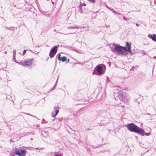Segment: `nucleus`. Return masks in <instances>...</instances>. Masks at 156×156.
Returning <instances> with one entry per match:
<instances>
[{"mask_svg": "<svg viewBox=\"0 0 156 156\" xmlns=\"http://www.w3.org/2000/svg\"><path fill=\"white\" fill-rule=\"evenodd\" d=\"M17 63H18L19 64H20H20H21V63H22V62H19V63H18V62H17Z\"/></svg>", "mask_w": 156, "mask_h": 156, "instance_id": "a878e982", "label": "nucleus"}, {"mask_svg": "<svg viewBox=\"0 0 156 156\" xmlns=\"http://www.w3.org/2000/svg\"><path fill=\"white\" fill-rule=\"evenodd\" d=\"M126 49L128 51H128H129V52H131V44H129L128 42H126Z\"/></svg>", "mask_w": 156, "mask_h": 156, "instance_id": "9d476101", "label": "nucleus"}, {"mask_svg": "<svg viewBox=\"0 0 156 156\" xmlns=\"http://www.w3.org/2000/svg\"><path fill=\"white\" fill-rule=\"evenodd\" d=\"M120 14V15H121V14H120V13H119V14Z\"/></svg>", "mask_w": 156, "mask_h": 156, "instance_id": "72a5a7b5", "label": "nucleus"}, {"mask_svg": "<svg viewBox=\"0 0 156 156\" xmlns=\"http://www.w3.org/2000/svg\"><path fill=\"white\" fill-rule=\"evenodd\" d=\"M9 156H14V154L12 152L9 153Z\"/></svg>", "mask_w": 156, "mask_h": 156, "instance_id": "dca6fc26", "label": "nucleus"}, {"mask_svg": "<svg viewBox=\"0 0 156 156\" xmlns=\"http://www.w3.org/2000/svg\"><path fill=\"white\" fill-rule=\"evenodd\" d=\"M148 37L152 40L155 42H156V34H153V36L151 34L148 35Z\"/></svg>", "mask_w": 156, "mask_h": 156, "instance_id": "9b49d317", "label": "nucleus"}, {"mask_svg": "<svg viewBox=\"0 0 156 156\" xmlns=\"http://www.w3.org/2000/svg\"><path fill=\"white\" fill-rule=\"evenodd\" d=\"M69 61V59L67 61H66V63H67Z\"/></svg>", "mask_w": 156, "mask_h": 156, "instance_id": "5701e85b", "label": "nucleus"}, {"mask_svg": "<svg viewBox=\"0 0 156 156\" xmlns=\"http://www.w3.org/2000/svg\"><path fill=\"white\" fill-rule=\"evenodd\" d=\"M144 134V135H146L147 136H149L150 135L151 133L150 132V133H146L145 132Z\"/></svg>", "mask_w": 156, "mask_h": 156, "instance_id": "4468645a", "label": "nucleus"}, {"mask_svg": "<svg viewBox=\"0 0 156 156\" xmlns=\"http://www.w3.org/2000/svg\"><path fill=\"white\" fill-rule=\"evenodd\" d=\"M16 54H13V59H15Z\"/></svg>", "mask_w": 156, "mask_h": 156, "instance_id": "aec40b11", "label": "nucleus"}, {"mask_svg": "<svg viewBox=\"0 0 156 156\" xmlns=\"http://www.w3.org/2000/svg\"><path fill=\"white\" fill-rule=\"evenodd\" d=\"M126 126L130 131L137 133L142 136L144 135L145 131L144 130L134 123H130L128 124Z\"/></svg>", "mask_w": 156, "mask_h": 156, "instance_id": "f257e3e1", "label": "nucleus"}, {"mask_svg": "<svg viewBox=\"0 0 156 156\" xmlns=\"http://www.w3.org/2000/svg\"><path fill=\"white\" fill-rule=\"evenodd\" d=\"M54 109L55 110V113L54 114V112H53L51 114V116L53 117H55L59 112V107L58 106H55L54 107Z\"/></svg>", "mask_w": 156, "mask_h": 156, "instance_id": "6e6552de", "label": "nucleus"}, {"mask_svg": "<svg viewBox=\"0 0 156 156\" xmlns=\"http://www.w3.org/2000/svg\"><path fill=\"white\" fill-rule=\"evenodd\" d=\"M55 61H56H56H57V58H56Z\"/></svg>", "mask_w": 156, "mask_h": 156, "instance_id": "c756f323", "label": "nucleus"}, {"mask_svg": "<svg viewBox=\"0 0 156 156\" xmlns=\"http://www.w3.org/2000/svg\"><path fill=\"white\" fill-rule=\"evenodd\" d=\"M58 46H59V45L57 46H55L51 49L49 54V55L50 58L53 57L55 55L57 51Z\"/></svg>", "mask_w": 156, "mask_h": 156, "instance_id": "39448f33", "label": "nucleus"}, {"mask_svg": "<svg viewBox=\"0 0 156 156\" xmlns=\"http://www.w3.org/2000/svg\"><path fill=\"white\" fill-rule=\"evenodd\" d=\"M114 50L119 53L125 55L128 53L126 47L120 46L118 44H115Z\"/></svg>", "mask_w": 156, "mask_h": 156, "instance_id": "f03ea898", "label": "nucleus"}, {"mask_svg": "<svg viewBox=\"0 0 156 156\" xmlns=\"http://www.w3.org/2000/svg\"><path fill=\"white\" fill-rule=\"evenodd\" d=\"M62 156H63L62 155Z\"/></svg>", "mask_w": 156, "mask_h": 156, "instance_id": "c9c22d12", "label": "nucleus"}, {"mask_svg": "<svg viewBox=\"0 0 156 156\" xmlns=\"http://www.w3.org/2000/svg\"><path fill=\"white\" fill-rule=\"evenodd\" d=\"M34 61L33 58L26 59L25 60L24 63H21L20 65L23 66L30 67L32 66V62Z\"/></svg>", "mask_w": 156, "mask_h": 156, "instance_id": "20e7f679", "label": "nucleus"}, {"mask_svg": "<svg viewBox=\"0 0 156 156\" xmlns=\"http://www.w3.org/2000/svg\"><path fill=\"white\" fill-rule=\"evenodd\" d=\"M83 5L84 6H86V4L85 3H83Z\"/></svg>", "mask_w": 156, "mask_h": 156, "instance_id": "b1692460", "label": "nucleus"}, {"mask_svg": "<svg viewBox=\"0 0 156 156\" xmlns=\"http://www.w3.org/2000/svg\"><path fill=\"white\" fill-rule=\"evenodd\" d=\"M105 65H103L102 66L100 65L96 67V72L98 73H96V74L98 75H101L104 73L105 72V69H105Z\"/></svg>", "mask_w": 156, "mask_h": 156, "instance_id": "7ed1b4c3", "label": "nucleus"}, {"mask_svg": "<svg viewBox=\"0 0 156 156\" xmlns=\"http://www.w3.org/2000/svg\"><path fill=\"white\" fill-rule=\"evenodd\" d=\"M62 118H58V120L59 121H61L62 120Z\"/></svg>", "mask_w": 156, "mask_h": 156, "instance_id": "412c9836", "label": "nucleus"}, {"mask_svg": "<svg viewBox=\"0 0 156 156\" xmlns=\"http://www.w3.org/2000/svg\"><path fill=\"white\" fill-rule=\"evenodd\" d=\"M26 152L27 151L25 150L21 149L20 151H19L18 150L16 151L15 154L19 156H25Z\"/></svg>", "mask_w": 156, "mask_h": 156, "instance_id": "0eeeda50", "label": "nucleus"}, {"mask_svg": "<svg viewBox=\"0 0 156 156\" xmlns=\"http://www.w3.org/2000/svg\"><path fill=\"white\" fill-rule=\"evenodd\" d=\"M74 34V33H69V34Z\"/></svg>", "mask_w": 156, "mask_h": 156, "instance_id": "c85d7f7f", "label": "nucleus"}, {"mask_svg": "<svg viewBox=\"0 0 156 156\" xmlns=\"http://www.w3.org/2000/svg\"><path fill=\"white\" fill-rule=\"evenodd\" d=\"M135 24H136V25L137 26V27H139V26H140L139 24H137V23H135Z\"/></svg>", "mask_w": 156, "mask_h": 156, "instance_id": "4be33fe9", "label": "nucleus"}, {"mask_svg": "<svg viewBox=\"0 0 156 156\" xmlns=\"http://www.w3.org/2000/svg\"><path fill=\"white\" fill-rule=\"evenodd\" d=\"M26 50H24L23 51V55H24V54H25V53L26 52Z\"/></svg>", "mask_w": 156, "mask_h": 156, "instance_id": "f3484780", "label": "nucleus"}, {"mask_svg": "<svg viewBox=\"0 0 156 156\" xmlns=\"http://www.w3.org/2000/svg\"><path fill=\"white\" fill-rule=\"evenodd\" d=\"M120 96L121 97L122 101L126 104H128L129 101V99L126 96L125 93H120Z\"/></svg>", "mask_w": 156, "mask_h": 156, "instance_id": "423d86ee", "label": "nucleus"}, {"mask_svg": "<svg viewBox=\"0 0 156 156\" xmlns=\"http://www.w3.org/2000/svg\"><path fill=\"white\" fill-rule=\"evenodd\" d=\"M36 149H38V148H37H37H36Z\"/></svg>", "mask_w": 156, "mask_h": 156, "instance_id": "7c9ffc66", "label": "nucleus"}, {"mask_svg": "<svg viewBox=\"0 0 156 156\" xmlns=\"http://www.w3.org/2000/svg\"><path fill=\"white\" fill-rule=\"evenodd\" d=\"M79 11L81 13H83V11L81 7H80Z\"/></svg>", "mask_w": 156, "mask_h": 156, "instance_id": "ddd939ff", "label": "nucleus"}, {"mask_svg": "<svg viewBox=\"0 0 156 156\" xmlns=\"http://www.w3.org/2000/svg\"><path fill=\"white\" fill-rule=\"evenodd\" d=\"M154 58H156V56H154L153 57Z\"/></svg>", "mask_w": 156, "mask_h": 156, "instance_id": "bb28decb", "label": "nucleus"}, {"mask_svg": "<svg viewBox=\"0 0 156 156\" xmlns=\"http://www.w3.org/2000/svg\"><path fill=\"white\" fill-rule=\"evenodd\" d=\"M80 28V27L79 26H70L68 27H67V28L69 29H77Z\"/></svg>", "mask_w": 156, "mask_h": 156, "instance_id": "f8f14e48", "label": "nucleus"}, {"mask_svg": "<svg viewBox=\"0 0 156 156\" xmlns=\"http://www.w3.org/2000/svg\"><path fill=\"white\" fill-rule=\"evenodd\" d=\"M78 64H80V62H79Z\"/></svg>", "mask_w": 156, "mask_h": 156, "instance_id": "473e14b6", "label": "nucleus"}, {"mask_svg": "<svg viewBox=\"0 0 156 156\" xmlns=\"http://www.w3.org/2000/svg\"><path fill=\"white\" fill-rule=\"evenodd\" d=\"M4 53L5 54H6L7 53V51H5L4 52Z\"/></svg>", "mask_w": 156, "mask_h": 156, "instance_id": "393cba45", "label": "nucleus"}, {"mask_svg": "<svg viewBox=\"0 0 156 156\" xmlns=\"http://www.w3.org/2000/svg\"><path fill=\"white\" fill-rule=\"evenodd\" d=\"M61 34H62V33H61Z\"/></svg>", "mask_w": 156, "mask_h": 156, "instance_id": "2f4dec72", "label": "nucleus"}, {"mask_svg": "<svg viewBox=\"0 0 156 156\" xmlns=\"http://www.w3.org/2000/svg\"><path fill=\"white\" fill-rule=\"evenodd\" d=\"M57 57H58V59L59 61H62V62H64L66 60V58L65 56H63L61 58L60 54H58L56 56Z\"/></svg>", "mask_w": 156, "mask_h": 156, "instance_id": "1a4fd4ad", "label": "nucleus"}, {"mask_svg": "<svg viewBox=\"0 0 156 156\" xmlns=\"http://www.w3.org/2000/svg\"><path fill=\"white\" fill-rule=\"evenodd\" d=\"M16 50H13V54H16Z\"/></svg>", "mask_w": 156, "mask_h": 156, "instance_id": "6ab92c4d", "label": "nucleus"}, {"mask_svg": "<svg viewBox=\"0 0 156 156\" xmlns=\"http://www.w3.org/2000/svg\"><path fill=\"white\" fill-rule=\"evenodd\" d=\"M31 140H33V139H32V138H31Z\"/></svg>", "mask_w": 156, "mask_h": 156, "instance_id": "f704fd0d", "label": "nucleus"}, {"mask_svg": "<svg viewBox=\"0 0 156 156\" xmlns=\"http://www.w3.org/2000/svg\"><path fill=\"white\" fill-rule=\"evenodd\" d=\"M27 114L28 115H31L30 114H29V113H27ZM31 116H32V115H31Z\"/></svg>", "mask_w": 156, "mask_h": 156, "instance_id": "cd10ccee", "label": "nucleus"}, {"mask_svg": "<svg viewBox=\"0 0 156 156\" xmlns=\"http://www.w3.org/2000/svg\"><path fill=\"white\" fill-rule=\"evenodd\" d=\"M123 19L124 20H127V19H128V18H126V17H125V16H124L123 17Z\"/></svg>", "mask_w": 156, "mask_h": 156, "instance_id": "a211bd4d", "label": "nucleus"}, {"mask_svg": "<svg viewBox=\"0 0 156 156\" xmlns=\"http://www.w3.org/2000/svg\"><path fill=\"white\" fill-rule=\"evenodd\" d=\"M62 154L60 153L56 154L54 156H61Z\"/></svg>", "mask_w": 156, "mask_h": 156, "instance_id": "2eb2a0df", "label": "nucleus"}]
</instances>
